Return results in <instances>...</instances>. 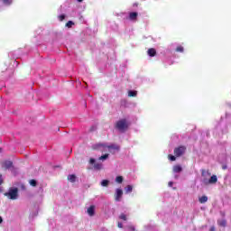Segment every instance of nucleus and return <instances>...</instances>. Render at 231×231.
<instances>
[{"label": "nucleus", "mask_w": 231, "mask_h": 231, "mask_svg": "<svg viewBox=\"0 0 231 231\" xmlns=\"http://www.w3.org/2000/svg\"><path fill=\"white\" fill-rule=\"evenodd\" d=\"M9 57H12L14 59L13 66L14 68H17V66H19V62L17 61V59H21V51H15L14 52L9 53Z\"/></svg>", "instance_id": "nucleus-4"}, {"label": "nucleus", "mask_w": 231, "mask_h": 231, "mask_svg": "<svg viewBox=\"0 0 231 231\" xmlns=\"http://www.w3.org/2000/svg\"><path fill=\"white\" fill-rule=\"evenodd\" d=\"M127 230H128V231H134L135 228H134V226H127Z\"/></svg>", "instance_id": "nucleus-30"}, {"label": "nucleus", "mask_w": 231, "mask_h": 231, "mask_svg": "<svg viewBox=\"0 0 231 231\" xmlns=\"http://www.w3.org/2000/svg\"><path fill=\"white\" fill-rule=\"evenodd\" d=\"M88 216H90V217H93V216H95V206H90L88 210H87Z\"/></svg>", "instance_id": "nucleus-10"}, {"label": "nucleus", "mask_w": 231, "mask_h": 231, "mask_svg": "<svg viewBox=\"0 0 231 231\" xmlns=\"http://www.w3.org/2000/svg\"><path fill=\"white\" fill-rule=\"evenodd\" d=\"M223 169H224V170L226 169V166H223Z\"/></svg>", "instance_id": "nucleus-44"}, {"label": "nucleus", "mask_w": 231, "mask_h": 231, "mask_svg": "<svg viewBox=\"0 0 231 231\" xmlns=\"http://www.w3.org/2000/svg\"><path fill=\"white\" fill-rule=\"evenodd\" d=\"M175 51L180 52V53H183V51H184L183 46L178 45V46L175 48Z\"/></svg>", "instance_id": "nucleus-19"}, {"label": "nucleus", "mask_w": 231, "mask_h": 231, "mask_svg": "<svg viewBox=\"0 0 231 231\" xmlns=\"http://www.w3.org/2000/svg\"><path fill=\"white\" fill-rule=\"evenodd\" d=\"M168 185H169V187H172V185H174V182L170 181V182L168 183Z\"/></svg>", "instance_id": "nucleus-37"}, {"label": "nucleus", "mask_w": 231, "mask_h": 231, "mask_svg": "<svg viewBox=\"0 0 231 231\" xmlns=\"http://www.w3.org/2000/svg\"><path fill=\"white\" fill-rule=\"evenodd\" d=\"M136 19H138V13L137 12L129 13V20L130 21H136Z\"/></svg>", "instance_id": "nucleus-9"}, {"label": "nucleus", "mask_w": 231, "mask_h": 231, "mask_svg": "<svg viewBox=\"0 0 231 231\" xmlns=\"http://www.w3.org/2000/svg\"><path fill=\"white\" fill-rule=\"evenodd\" d=\"M29 183L32 187H37V181L35 180H30Z\"/></svg>", "instance_id": "nucleus-25"}, {"label": "nucleus", "mask_w": 231, "mask_h": 231, "mask_svg": "<svg viewBox=\"0 0 231 231\" xmlns=\"http://www.w3.org/2000/svg\"><path fill=\"white\" fill-rule=\"evenodd\" d=\"M64 19H66V15L64 14H60L58 15V20L62 23V21H64Z\"/></svg>", "instance_id": "nucleus-22"}, {"label": "nucleus", "mask_w": 231, "mask_h": 231, "mask_svg": "<svg viewBox=\"0 0 231 231\" xmlns=\"http://www.w3.org/2000/svg\"><path fill=\"white\" fill-rule=\"evenodd\" d=\"M100 147L106 148L107 147V149H109V151L114 150V151H120V146L115 143H112L110 145H107L106 143H97L93 145V149H100Z\"/></svg>", "instance_id": "nucleus-3"}, {"label": "nucleus", "mask_w": 231, "mask_h": 231, "mask_svg": "<svg viewBox=\"0 0 231 231\" xmlns=\"http://www.w3.org/2000/svg\"><path fill=\"white\" fill-rule=\"evenodd\" d=\"M125 194H130V192H133V186L132 185H128L125 188Z\"/></svg>", "instance_id": "nucleus-16"}, {"label": "nucleus", "mask_w": 231, "mask_h": 231, "mask_svg": "<svg viewBox=\"0 0 231 231\" xmlns=\"http://www.w3.org/2000/svg\"><path fill=\"white\" fill-rule=\"evenodd\" d=\"M124 225L122 224V222H118V228H123Z\"/></svg>", "instance_id": "nucleus-35"}, {"label": "nucleus", "mask_w": 231, "mask_h": 231, "mask_svg": "<svg viewBox=\"0 0 231 231\" xmlns=\"http://www.w3.org/2000/svg\"><path fill=\"white\" fill-rule=\"evenodd\" d=\"M172 138H178V135H173V137Z\"/></svg>", "instance_id": "nucleus-43"}, {"label": "nucleus", "mask_w": 231, "mask_h": 231, "mask_svg": "<svg viewBox=\"0 0 231 231\" xmlns=\"http://www.w3.org/2000/svg\"><path fill=\"white\" fill-rule=\"evenodd\" d=\"M60 8H62V6H60ZM59 12H61V9H60Z\"/></svg>", "instance_id": "nucleus-45"}, {"label": "nucleus", "mask_w": 231, "mask_h": 231, "mask_svg": "<svg viewBox=\"0 0 231 231\" xmlns=\"http://www.w3.org/2000/svg\"><path fill=\"white\" fill-rule=\"evenodd\" d=\"M70 17H77V15H79V13H77L76 11H72L70 14H69Z\"/></svg>", "instance_id": "nucleus-28"}, {"label": "nucleus", "mask_w": 231, "mask_h": 231, "mask_svg": "<svg viewBox=\"0 0 231 231\" xmlns=\"http://www.w3.org/2000/svg\"><path fill=\"white\" fill-rule=\"evenodd\" d=\"M3 223V217L0 216V225Z\"/></svg>", "instance_id": "nucleus-39"}, {"label": "nucleus", "mask_w": 231, "mask_h": 231, "mask_svg": "<svg viewBox=\"0 0 231 231\" xmlns=\"http://www.w3.org/2000/svg\"><path fill=\"white\" fill-rule=\"evenodd\" d=\"M107 158H109V153H105L104 155L100 156L98 160H100L101 162H106Z\"/></svg>", "instance_id": "nucleus-17"}, {"label": "nucleus", "mask_w": 231, "mask_h": 231, "mask_svg": "<svg viewBox=\"0 0 231 231\" xmlns=\"http://www.w3.org/2000/svg\"><path fill=\"white\" fill-rule=\"evenodd\" d=\"M68 180L70 183H75L77 181V176L75 174L69 175Z\"/></svg>", "instance_id": "nucleus-13"}, {"label": "nucleus", "mask_w": 231, "mask_h": 231, "mask_svg": "<svg viewBox=\"0 0 231 231\" xmlns=\"http://www.w3.org/2000/svg\"><path fill=\"white\" fill-rule=\"evenodd\" d=\"M0 192H3V187L0 186Z\"/></svg>", "instance_id": "nucleus-41"}, {"label": "nucleus", "mask_w": 231, "mask_h": 231, "mask_svg": "<svg viewBox=\"0 0 231 231\" xmlns=\"http://www.w3.org/2000/svg\"><path fill=\"white\" fill-rule=\"evenodd\" d=\"M3 150L0 148V152H2Z\"/></svg>", "instance_id": "nucleus-47"}, {"label": "nucleus", "mask_w": 231, "mask_h": 231, "mask_svg": "<svg viewBox=\"0 0 231 231\" xmlns=\"http://www.w3.org/2000/svg\"><path fill=\"white\" fill-rule=\"evenodd\" d=\"M0 185H3V175L0 174Z\"/></svg>", "instance_id": "nucleus-34"}, {"label": "nucleus", "mask_w": 231, "mask_h": 231, "mask_svg": "<svg viewBox=\"0 0 231 231\" xmlns=\"http://www.w3.org/2000/svg\"><path fill=\"white\" fill-rule=\"evenodd\" d=\"M116 183H123V181H124V177H122V176H117V177L116 178Z\"/></svg>", "instance_id": "nucleus-24"}, {"label": "nucleus", "mask_w": 231, "mask_h": 231, "mask_svg": "<svg viewBox=\"0 0 231 231\" xmlns=\"http://www.w3.org/2000/svg\"><path fill=\"white\" fill-rule=\"evenodd\" d=\"M116 129L119 131V133H125V131L129 129V122H127V119L123 118L118 120L116 123Z\"/></svg>", "instance_id": "nucleus-1"}, {"label": "nucleus", "mask_w": 231, "mask_h": 231, "mask_svg": "<svg viewBox=\"0 0 231 231\" xmlns=\"http://www.w3.org/2000/svg\"><path fill=\"white\" fill-rule=\"evenodd\" d=\"M108 186H109V180H101V187H108Z\"/></svg>", "instance_id": "nucleus-21"}, {"label": "nucleus", "mask_w": 231, "mask_h": 231, "mask_svg": "<svg viewBox=\"0 0 231 231\" xmlns=\"http://www.w3.org/2000/svg\"><path fill=\"white\" fill-rule=\"evenodd\" d=\"M8 199L15 200L19 199V189L15 187L9 188L8 191L4 194Z\"/></svg>", "instance_id": "nucleus-2"}, {"label": "nucleus", "mask_w": 231, "mask_h": 231, "mask_svg": "<svg viewBox=\"0 0 231 231\" xmlns=\"http://www.w3.org/2000/svg\"><path fill=\"white\" fill-rule=\"evenodd\" d=\"M4 169L10 170L14 167V162L12 161H5L3 162Z\"/></svg>", "instance_id": "nucleus-8"}, {"label": "nucleus", "mask_w": 231, "mask_h": 231, "mask_svg": "<svg viewBox=\"0 0 231 231\" xmlns=\"http://www.w3.org/2000/svg\"><path fill=\"white\" fill-rule=\"evenodd\" d=\"M144 228H145L146 230H151V229L152 228V226L147 225V226H144Z\"/></svg>", "instance_id": "nucleus-31"}, {"label": "nucleus", "mask_w": 231, "mask_h": 231, "mask_svg": "<svg viewBox=\"0 0 231 231\" xmlns=\"http://www.w3.org/2000/svg\"><path fill=\"white\" fill-rule=\"evenodd\" d=\"M12 3V0H0V5H4V6H10Z\"/></svg>", "instance_id": "nucleus-11"}, {"label": "nucleus", "mask_w": 231, "mask_h": 231, "mask_svg": "<svg viewBox=\"0 0 231 231\" xmlns=\"http://www.w3.org/2000/svg\"><path fill=\"white\" fill-rule=\"evenodd\" d=\"M122 196H124V191L122 190V189H116V194H115L116 201H120V199H122Z\"/></svg>", "instance_id": "nucleus-7"}, {"label": "nucleus", "mask_w": 231, "mask_h": 231, "mask_svg": "<svg viewBox=\"0 0 231 231\" xmlns=\"http://www.w3.org/2000/svg\"><path fill=\"white\" fill-rule=\"evenodd\" d=\"M168 158L170 162H176V156L172 154L168 155Z\"/></svg>", "instance_id": "nucleus-26"}, {"label": "nucleus", "mask_w": 231, "mask_h": 231, "mask_svg": "<svg viewBox=\"0 0 231 231\" xmlns=\"http://www.w3.org/2000/svg\"><path fill=\"white\" fill-rule=\"evenodd\" d=\"M201 174H203V170H201Z\"/></svg>", "instance_id": "nucleus-46"}, {"label": "nucleus", "mask_w": 231, "mask_h": 231, "mask_svg": "<svg viewBox=\"0 0 231 231\" xmlns=\"http://www.w3.org/2000/svg\"><path fill=\"white\" fill-rule=\"evenodd\" d=\"M119 217L123 219V221H127V216H125V214H121Z\"/></svg>", "instance_id": "nucleus-29"}, {"label": "nucleus", "mask_w": 231, "mask_h": 231, "mask_svg": "<svg viewBox=\"0 0 231 231\" xmlns=\"http://www.w3.org/2000/svg\"><path fill=\"white\" fill-rule=\"evenodd\" d=\"M65 26L66 28H73V26H75V23L73 21H69Z\"/></svg>", "instance_id": "nucleus-20"}, {"label": "nucleus", "mask_w": 231, "mask_h": 231, "mask_svg": "<svg viewBox=\"0 0 231 231\" xmlns=\"http://www.w3.org/2000/svg\"><path fill=\"white\" fill-rule=\"evenodd\" d=\"M208 201V198L207 196H203V203H207Z\"/></svg>", "instance_id": "nucleus-32"}, {"label": "nucleus", "mask_w": 231, "mask_h": 231, "mask_svg": "<svg viewBox=\"0 0 231 231\" xmlns=\"http://www.w3.org/2000/svg\"><path fill=\"white\" fill-rule=\"evenodd\" d=\"M199 203H203V197H199Z\"/></svg>", "instance_id": "nucleus-36"}, {"label": "nucleus", "mask_w": 231, "mask_h": 231, "mask_svg": "<svg viewBox=\"0 0 231 231\" xmlns=\"http://www.w3.org/2000/svg\"><path fill=\"white\" fill-rule=\"evenodd\" d=\"M186 151H187V147L183 145L178 146L174 149V154L175 156H177V158H179L180 156H183Z\"/></svg>", "instance_id": "nucleus-5"}, {"label": "nucleus", "mask_w": 231, "mask_h": 231, "mask_svg": "<svg viewBox=\"0 0 231 231\" xmlns=\"http://www.w3.org/2000/svg\"><path fill=\"white\" fill-rule=\"evenodd\" d=\"M171 46L172 48H176L177 44L175 43V44H172Z\"/></svg>", "instance_id": "nucleus-40"}, {"label": "nucleus", "mask_w": 231, "mask_h": 231, "mask_svg": "<svg viewBox=\"0 0 231 231\" xmlns=\"http://www.w3.org/2000/svg\"><path fill=\"white\" fill-rule=\"evenodd\" d=\"M217 224L219 225V226H226V220L220 219L217 221Z\"/></svg>", "instance_id": "nucleus-18"}, {"label": "nucleus", "mask_w": 231, "mask_h": 231, "mask_svg": "<svg viewBox=\"0 0 231 231\" xmlns=\"http://www.w3.org/2000/svg\"><path fill=\"white\" fill-rule=\"evenodd\" d=\"M137 93L136 90H129L128 97H136Z\"/></svg>", "instance_id": "nucleus-23"}, {"label": "nucleus", "mask_w": 231, "mask_h": 231, "mask_svg": "<svg viewBox=\"0 0 231 231\" xmlns=\"http://www.w3.org/2000/svg\"><path fill=\"white\" fill-rule=\"evenodd\" d=\"M208 183L210 184H214V183H217V176L213 175L210 177Z\"/></svg>", "instance_id": "nucleus-14"}, {"label": "nucleus", "mask_w": 231, "mask_h": 231, "mask_svg": "<svg viewBox=\"0 0 231 231\" xmlns=\"http://www.w3.org/2000/svg\"><path fill=\"white\" fill-rule=\"evenodd\" d=\"M181 171H183V168H181L180 165L173 166V172L178 173V172H181Z\"/></svg>", "instance_id": "nucleus-15"}, {"label": "nucleus", "mask_w": 231, "mask_h": 231, "mask_svg": "<svg viewBox=\"0 0 231 231\" xmlns=\"http://www.w3.org/2000/svg\"><path fill=\"white\" fill-rule=\"evenodd\" d=\"M209 231H216V227L211 226V227L209 228Z\"/></svg>", "instance_id": "nucleus-38"}, {"label": "nucleus", "mask_w": 231, "mask_h": 231, "mask_svg": "<svg viewBox=\"0 0 231 231\" xmlns=\"http://www.w3.org/2000/svg\"><path fill=\"white\" fill-rule=\"evenodd\" d=\"M78 1V3H82V1H84V0H77Z\"/></svg>", "instance_id": "nucleus-42"}, {"label": "nucleus", "mask_w": 231, "mask_h": 231, "mask_svg": "<svg viewBox=\"0 0 231 231\" xmlns=\"http://www.w3.org/2000/svg\"><path fill=\"white\" fill-rule=\"evenodd\" d=\"M69 5H73V3H75V0H67V2Z\"/></svg>", "instance_id": "nucleus-33"}, {"label": "nucleus", "mask_w": 231, "mask_h": 231, "mask_svg": "<svg viewBox=\"0 0 231 231\" xmlns=\"http://www.w3.org/2000/svg\"><path fill=\"white\" fill-rule=\"evenodd\" d=\"M90 133H95V131H97V125H93L90 129H89Z\"/></svg>", "instance_id": "nucleus-27"}, {"label": "nucleus", "mask_w": 231, "mask_h": 231, "mask_svg": "<svg viewBox=\"0 0 231 231\" xmlns=\"http://www.w3.org/2000/svg\"><path fill=\"white\" fill-rule=\"evenodd\" d=\"M96 162L94 158H90L89 160L90 165H94V171H102V163H95Z\"/></svg>", "instance_id": "nucleus-6"}, {"label": "nucleus", "mask_w": 231, "mask_h": 231, "mask_svg": "<svg viewBox=\"0 0 231 231\" xmlns=\"http://www.w3.org/2000/svg\"><path fill=\"white\" fill-rule=\"evenodd\" d=\"M149 57H154L156 55V49L151 48L147 51Z\"/></svg>", "instance_id": "nucleus-12"}]
</instances>
